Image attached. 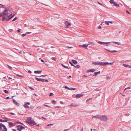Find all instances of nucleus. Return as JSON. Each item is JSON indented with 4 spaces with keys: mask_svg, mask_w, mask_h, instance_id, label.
<instances>
[{
    "mask_svg": "<svg viewBox=\"0 0 131 131\" xmlns=\"http://www.w3.org/2000/svg\"><path fill=\"white\" fill-rule=\"evenodd\" d=\"M29 88L32 90H34V89L31 87H30Z\"/></svg>",
    "mask_w": 131,
    "mask_h": 131,
    "instance_id": "nucleus-54",
    "label": "nucleus"
},
{
    "mask_svg": "<svg viewBox=\"0 0 131 131\" xmlns=\"http://www.w3.org/2000/svg\"><path fill=\"white\" fill-rule=\"evenodd\" d=\"M26 33L25 34H23L22 35V37H24L25 36H26Z\"/></svg>",
    "mask_w": 131,
    "mask_h": 131,
    "instance_id": "nucleus-46",
    "label": "nucleus"
},
{
    "mask_svg": "<svg viewBox=\"0 0 131 131\" xmlns=\"http://www.w3.org/2000/svg\"><path fill=\"white\" fill-rule=\"evenodd\" d=\"M35 78L37 81H41L42 82L45 81V79H42L41 78H39L37 77H35Z\"/></svg>",
    "mask_w": 131,
    "mask_h": 131,
    "instance_id": "nucleus-7",
    "label": "nucleus"
},
{
    "mask_svg": "<svg viewBox=\"0 0 131 131\" xmlns=\"http://www.w3.org/2000/svg\"><path fill=\"white\" fill-rule=\"evenodd\" d=\"M53 94L52 93H50V95H49V96H52L53 95Z\"/></svg>",
    "mask_w": 131,
    "mask_h": 131,
    "instance_id": "nucleus-41",
    "label": "nucleus"
},
{
    "mask_svg": "<svg viewBox=\"0 0 131 131\" xmlns=\"http://www.w3.org/2000/svg\"><path fill=\"white\" fill-rule=\"evenodd\" d=\"M5 99H9V97L8 96L6 97Z\"/></svg>",
    "mask_w": 131,
    "mask_h": 131,
    "instance_id": "nucleus-53",
    "label": "nucleus"
},
{
    "mask_svg": "<svg viewBox=\"0 0 131 131\" xmlns=\"http://www.w3.org/2000/svg\"><path fill=\"white\" fill-rule=\"evenodd\" d=\"M130 87H128L126 89H130Z\"/></svg>",
    "mask_w": 131,
    "mask_h": 131,
    "instance_id": "nucleus-61",
    "label": "nucleus"
},
{
    "mask_svg": "<svg viewBox=\"0 0 131 131\" xmlns=\"http://www.w3.org/2000/svg\"><path fill=\"white\" fill-rule=\"evenodd\" d=\"M8 123L9 124V126L10 127L14 126L15 125V124H14L13 123L11 122H9Z\"/></svg>",
    "mask_w": 131,
    "mask_h": 131,
    "instance_id": "nucleus-11",
    "label": "nucleus"
},
{
    "mask_svg": "<svg viewBox=\"0 0 131 131\" xmlns=\"http://www.w3.org/2000/svg\"><path fill=\"white\" fill-rule=\"evenodd\" d=\"M26 122L29 124L33 126L36 125V123L32 119H31V117H28L27 118Z\"/></svg>",
    "mask_w": 131,
    "mask_h": 131,
    "instance_id": "nucleus-1",
    "label": "nucleus"
},
{
    "mask_svg": "<svg viewBox=\"0 0 131 131\" xmlns=\"http://www.w3.org/2000/svg\"><path fill=\"white\" fill-rule=\"evenodd\" d=\"M41 61L42 62H44V61L42 59Z\"/></svg>",
    "mask_w": 131,
    "mask_h": 131,
    "instance_id": "nucleus-64",
    "label": "nucleus"
},
{
    "mask_svg": "<svg viewBox=\"0 0 131 131\" xmlns=\"http://www.w3.org/2000/svg\"><path fill=\"white\" fill-rule=\"evenodd\" d=\"M69 63L72 66H74V65L73 64V63L71 61H69Z\"/></svg>",
    "mask_w": 131,
    "mask_h": 131,
    "instance_id": "nucleus-34",
    "label": "nucleus"
},
{
    "mask_svg": "<svg viewBox=\"0 0 131 131\" xmlns=\"http://www.w3.org/2000/svg\"><path fill=\"white\" fill-rule=\"evenodd\" d=\"M47 74L46 75H41L40 77H45L47 76Z\"/></svg>",
    "mask_w": 131,
    "mask_h": 131,
    "instance_id": "nucleus-45",
    "label": "nucleus"
},
{
    "mask_svg": "<svg viewBox=\"0 0 131 131\" xmlns=\"http://www.w3.org/2000/svg\"><path fill=\"white\" fill-rule=\"evenodd\" d=\"M97 3L99 4H100V5H101L102 6H103V4H102L101 3H100L99 2H97Z\"/></svg>",
    "mask_w": 131,
    "mask_h": 131,
    "instance_id": "nucleus-44",
    "label": "nucleus"
},
{
    "mask_svg": "<svg viewBox=\"0 0 131 131\" xmlns=\"http://www.w3.org/2000/svg\"><path fill=\"white\" fill-rule=\"evenodd\" d=\"M109 22V23H111V24H112L113 23V22L112 21H108Z\"/></svg>",
    "mask_w": 131,
    "mask_h": 131,
    "instance_id": "nucleus-58",
    "label": "nucleus"
},
{
    "mask_svg": "<svg viewBox=\"0 0 131 131\" xmlns=\"http://www.w3.org/2000/svg\"><path fill=\"white\" fill-rule=\"evenodd\" d=\"M0 121L1 122H7V121L5 120H2L1 119H0Z\"/></svg>",
    "mask_w": 131,
    "mask_h": 131,
    "instance_id": "nucleus-32",
    "label": "nucleus"
},
{
    "mask_svg": "<svg viewBox=\"0 0 131 131\" xmlns=\"http://www.w3.org/2000/svg\"><path fill=\"white\" fill-rule=\"evenodd\" d=\"M89 45V44L87 45L86 44H83V45H80L79 46V47H83L85 49H87V47Z\"/></svg>",
    "mask_w": 131,
    "mask_h": 131,
    "instance_id": "nucleus-10",
    "label": "nucleus"
},
{
    "mask_svg": "<svg viewBox=\"0 0 131 131\" xmlns=\"http://www.w3.org/2000/svg\"><path fill=\"white\" fill-rule=\"evenodd\" d=\"M114 63V62H110L109 63V64L110 65H112Z\"/></svg>",
    "mask_w": 131,
    "mask_h": 131,
    "instance_id": "nucleus-47",
    "label": "nucleus"
},
{
    "mask_svg": "<svg viewBox=\"0 0 131 131\" xmlns=\"http://www.w3.org/2000/svg\"><path fill=\"white\" fill-rule=\"evenodd\" d=\"M42 71H34V72L35 73L39 74L41 73L42 72Z\"/></svg>",
    "mask_w": 131,
    "mask_h": 131,
    "instance_id": "nucleus-16",
    "label": "nucleus"
},
{
    "mask_svg": "<svg viewBox=\"0 0 131 131\" xmlns=\"http://www.w3.org/2000/svg\"><path fill=\"white\" fill-rule=\"evenodd\" d=\"M28 72L29 73H31V72H31V71H30V70H29V71H28Z\"/></svg>",
    "mask_w": 131,
    "mask_h": 131,
    "instance_id": "nucleus-59",
    "label": "nucleus"
},
{
    "mask_svg": "<svg viewBox=\"0 0 131 131\" xmlns=\"http://www.w3.org/2000/svg\"><path fill=\"white\" fill-rule=\"evenodd\" d=\"M94 90L97 91H99V89H95Z\"/></svg>",
    "mask_w": 131,
    "mask_h": 131,
    "instance_id": "nucleus-52",
    "label": "nucleus"
},
{
    "mask_svg": "<svg viewBox=\"0 0 131 131\" xmlns=\"http://www.w3.org/2000/svg\"><path fill=\"white\" fill-rule=\"evenodd\" d=\"M4 16L2 17L3 18L2 19V20L3 21L4 20H5L6 21V17L4 16Z\"/></svg>",
    "mask_w": 131,
    "mask_h": 131,
    "instance_id": "nucleus-24",
    "label": "nucleus"
},
{
    "mask_svg": "<svg viewBox=\"0 0 131 131\" xmlns=\"http://www.w3.org/2000/svg\"><path fill=\"white\" fill-rule=\"evenodd\" d=\"M7 66H8V68H9V69H12V67H10V66H9V65H8Z\"/></svg>",
    "mask_w": 131,
    "mask_h": 131,
    "instance_id": "nucleus-43",
    "label": "nucleus"
},
{
    "mask_svg": "<svg viewBox=\"0 0 131 131\" xmlns=\"http://www.w3.org/2000/svg\"><path fill=\"white\" fill-rule=\"evenodd\" d=\"M98 29H100V28H101V26H99L98 27Z\"/></svg>",
    "mask_w": 131,
    "mask_h": 131,
    "instance_id": "nucleus-56",
    "label": "nucleus"
},
{
    "mask_svg": "<svg viewBox=\"0 0 131 131\" xmlns=\"http://www.w3.org/2000/svg\"><path fill=\"white\" fill-rule=\"evenodd\" d=\"M114 4L116 6L119 7V4L116 3L115 2H114Z\"/></svg>",
    "mask_w": 131,
    "mask_h": 131,
    "instance_id": "nucleus-21",
    "label": "nucleus"
},
{
    "mask_svg": "<svg viewBox=\"0 0 131 131\" xmlns=\"http://www.w3.org/2000/svg\"><path fill=\"white\" fill-rule=\"evenodd\" d=\"M74 66L77 69L79 68L80 67V66L79 65H77L76 66Z\"/></svg>",
    "mask_w": 131,
    "mask_h": 131,
    "instance_id": "nucleus-25",
    "label": "nucleus"
},
{
    "mask_svg": "<svg viewBox=\"0 0 131 131\" xmlns=\"http://www.w3.org/2000/svg\"><path fill=\"white\" fill-rule=\"evenodd\" d=\"M53 124H48L47 125L48 126H53Z\"/></svg>",
    "mask_w": 131,
    "mask_h": 131,
    "instance_id": "nucleus-38",
    "label": "nucleus"
},
{
    "mask_svg": "<svg viewBox=\"0 0 131 131\" xmlns=\"http://www.w3.org/2000/svg\"><path fill=\"white\" fill-rule=\"evenodd\" d=\"M72 61L73 62V63L74 64H77L78 63V62L77 61L74 60H72Z\"/></svg>",
    "mask_w": 131,
    "mask_h": 131,
    "instance_id": "nucleus-19",
    "label": "nucleus"
},
{
    "mask_svg": "<svg viewBox=\"0 0 131 131\" xmlns=\"http://www.w3.org/2000/svg\"><path fill=\"white\" fill-rule=\"evenodd\" d=\"M126 12L128 14H130V13L128 12L127 10H126Z\"/></svg>",
    "mask_w": 131,
    "mask_h": 131,
    "instance_id": "nucleus-39",
    "label": "nucleus"
},
{
    "mask_svg": "<svg viewBox=\"0 0 131 131\" xmlns=\"http://www.w3.org/2000/svg\"><path fill=\"white\" fill-rule=\"evenodd\" d=\"M4 92L6 93H8V91L7 90H4Z\"/></svg>",
    "mask_w": 131,
    "mask_h": 131,
    "instance_id": "nucleus-36",
    "label": "nucleus"
},
{
    "mask_svg": "<svg viewBox=\"0 0 131 131\" xmlns=\"http://www.w3.org/2000/svg\"><path fill=\"white\" fill-rule=\"evenodd\" d=\"M109 63L108 62H103V66H106V65H108Z\"/></svg>",
    "mask_w": 131,
    "mask_h": 131,
    "instance_id": "nucleus-20",
    "label": "nucleus"
},
{
    "mask_svg": "<svg viewBox=\"0 0 131 131\" xmlns=\"http://www.w3.org/2000/svg\"><path fill=\"white\" fill-rule=\"evenodd\" d=\"M10 114H12V115H14L15 114L14 113H12V112L10 113Z\"/></svg>",
    "mask_w": 131,
    "mask_h": 131,
    "instance_id": "nucleus-62",
    "label": "nucleus"
},
{
    "mask_svg": "<svg viewBox=\"0 0 131 131\" xmlns=\"http://www.w3.org/2000/svg\"><path fill=\"white\" fill-rule=\"evenodd\" d=\"M105 49L108 52H117V51H116V50H113V51L110 50H109L107 49H105Z\"/></svg>",
    "mask_w": 131,
    "mask_h": 131,
    "instance_id": "nucleus-14",
    "label": "nucleus"
},
{
    "mask_svg": "<svg viewBox=\"0 0 131 131\" xmlns=\"http://www.w3.org/2000/svg\"><path fill=\"white\" fill-rule=\"evenodd\" d=\"M83 94H79L76 95L75 97L77 98H79L82 97Z\"/></svg>",
    "mask_w": 131,
    "mask_h": 131,
    "instance_id": "nucleus-9",
    "label": "nucleus"
},
{
    "mask_svg": "<svg viewBox=\"0 0 131 131\" xmlns=\"http://www.w3.org/2000/svg\"><path fill=\"white\" fill-rule=\"evenodd\" d=\"M100 73V71H99L98 72H96L94 73V74H95V75H96L98 74H99Z\"/></svg>",
    "mask_w": 131,
    "mask_h": 131,
    "instance_id": "nucleus-22",
    "label": "nucleus"
},
{
    "mask_svg": "<svg viewBox=\"0 0 131 131\" xmlns=\"http://www.w3.org/2000/svg\"><path fill=\"white\" fill-rule=\"evenodd\" d=\"M70 89H71V90H76V88H70Z\"/></svg>",
    "mask_w": 131,
    "mask_h": 131,
    "instance_id": "nucleus-40",
    "label": "nucleus"
},
{
    "mask_svg": "<svg viewBox=\"0 0 131 131\" xmlns=\"http://www.w3.org/2000/svg\"><path fill=\"white\" fill-rule=\"evenodd\" d=\"M17 75L18 76H19V77H22V78H23V76H22V75H19V74H17Z\"/></svg>",
    "mask_w": 131,
    "mask_h": 131,
    "instance_id": "nucleus-42",
    "label": "nucleus"
},
{
    "mask_svg": "<svg viewBox=\"0 0 131 131\" xmlns=\"http://www.w3.org/2000/svg\"><path fill=\"white\" fill-rule=\"evenodd\" d=\"M51 59L53 60L54 61H56V59H57V58L55 57H53L52 58H51Z\"/></svg>",
    "mask_w": 131,
    "mask_h": 131,
    "instance_id": "nucleus-28",
    "label": "nucleus"
},
{
    "mask_svg": "<svg viewBox=\"0 0 131 131\" xmlns=\"http://www.w3.org/2000/svg\"><path fill=\"white\" fill-rule=\"evenodd\" d=\"M17 19V17H15L14 18V19L12 20V21H15V20H16Z\"/></svg>",
    "mask_w": 131,
    "mask_h": 131,
    "instance_id": "nucleus-37",
    "label": "nucleus"
},
{
    "mask_svg": "<svg viewBox=\"0 0 131 131\" xmlns=\"http://www.w3.org/2000/svg\"><path fill=\"white\" fill-rule=\"evenodd\" d=\"M92 99V98H89L86 101V102H88V101H89V100H91Z\"/></svg>",
    "mask_w": 131,
    "mask_h": 131,
    "instance_id": "nucleus-50",
    "label": "nucleus"
},
{
    "mask_svg": "<svg viewBox=\"0 0 131 131\" xmlns=\"http://www.w3.org/2000/svg\"><path fill=\"white\" fill-rule=\"evenodd\" d=\"M101 115L94 116H92V118H96V119L99 118L100 119Z\"/></svg>",
    "mask_w": 131,
    "mask_h": 131,
    "instance_id": "nucleus-12",
    "label": "nucleus"
},
{
    "mask_svg": "<svg viewBox=\"0 0 131 131\" xmlns=\"http://www.w3.org/2000/svg\"><path fill=\"white\" fill-rule=\"evenodd\" d=\"M69 129H65L63 131H67L69 130Z\"/></svg>",
    "mask_w": 131,
    "mask_h": 131,
    "instance_id": "nucleus-51",
    "label": "nucleus"
},
{
    "mask_svg": "<svg viewBox=\"0 0 131 131\" xmlns=\"http://www.w3.org/2000/svg\"><path fill=\"white\" fill-rule=\"evenodd\" d=\"M113 42L114 43L118 45H121V43L118 42Z\"/></svg>",
    "mask_w": 131,
    "mask_h": 131,
    "instance_id": "nucleus-27",
    "label": "nucleus"
},
{
    "mask_svg": "<svg viewBox=\"0 0 131 131\" xmlns=\"http://www.w3.org/2000/svg\"><path fill=\"white\" fill-rule=\"evenodd\" d=\"M42 117L44 119H46V118H45L44 117H43V116H42Z\"/></svg>",
    "mask_w": 131,
    "mask_h": 131,
    "instance_id": "nucleus-57",
    "label": "nucleus"
},
{
    "mask_svg": "<svg viewBox=\"0 0 131 131\" xmlns=\"http://www.w3.org/2000/svg\"><path fill=\"white\" fill-rule=\"evenodd\" d=\"M23 106H29L27 105L25 103L24 105Z\"/></svg>",
    "mask_w": 131,
    "mask_h": 131,
    "instance_id": "nucleus-49",
    "label": "nucleus"
},
{
    "mask_svg": "<svg viewBox=\"0 0 131 131\" xmlns=\"http://www.w3.org/2000/svg\"><path fill=\"white\" fill-rule=\"evenodd\" d=\"M52 103H54V104H56V102L54 100H53L52 101Z\"/></svg>",
    "mask_w": 131,
    "mask_h": 131,
    "instance_id": "nucleus-35",
    "label": "nucleus"
},
{
    "mask_svg": "<svg viewBox=\"0 0 131 131\" xmlns=\"http://www.w3.org/2000/svg\"><path fill=\"white\" fill-rule=\"evenodd\" d=\"M65 88H66V89H68V90H71L70 89V88H68V87L67 86H65Z\"/></svg>",
    "mask_w": 131,
    "mask_h": 131,
    "instance_id": "nucleus-33",
    "label": "nucleus"
},
{
    "mask_svg": "<svg viewBox=\"0 0 131 131\" xmlns=\"http://www.w3.org/2000/svg\"><path fill=\"white\" fill-rule=\"evenodd\" d=\"M123 66L126 67L131 68V66L128 65L126 64H123Z\"/></svg>",
    "mask_w": 131,
    "mask_h": 131,
    "instance_id": "nucleus-18",
    "label": "nucleus"
},
{
    "mask_svg": "<svg viewBox=\"0 0 131 131\" xmlns=\"http://www.w3.org/2000/svg\"><path fill=\"white\" fill-rule=\"evenodd\" d=\"M65 24L67 26H69L71 25V24L70 23H68V21H66Z\"/></svg>",
    "mask_w": 131,
    "mask_h": 131,
    "instance_id": "nucleus-17",
    "label": "nucleus"
},
{
    "mask_svg": "<svg viewBox=\"0 0 131 131\" xmlns=\"http://www.w3.org/2000/svg\"><path fill=\"white\" fill-rule=\"evenodd\" d=\"M3 8L1 7H0V17H1L2 16H4L5 15H7V12L9 10L8 8H6L4 10L3 12H2Z\"/></svg>",
    "mask_w": 131,
    "mask_h": 131,
    "instance_id": "nucleus-2",
    "label": "nucleus"
},
{
    "mask_svg": "<svg viewBox=\"0 0 131 131\" xmlns=\"http://www.w3.org/2000/svg\"><path fill=\"white\" fill-rule=\"evenodd\" d=\"M98 43L102 44H105V42H102L99 41L98 42Z\"/></svg>",
    "mask_w": 131,
    "mask_h": 131,
    "instance_id": "nucleus-31",
    "label": "nucleus"
},
{
    "mask_svg": "<svg viewBox=\"0 0 131 131\" xmlns=\"http://www.w3.org/2000/svg\"><path fill=\"white\" fill-rule=\"evenodd\" d=\"M110 42H105V44L106 46H108V45L109 44Z\"/></svg>",
    "mask_w": 131,
    "mask_h": 131,
    "instance_id": "nucleus-30",
    "label": "nucleus"
},
{
    "mask_svg": "<svg viewBox=\"0 0 131 131\" xmlns=\"http://www.w3.org/2000/svg\"><path fill=\"white\" fill-rule=\"evenodd\" d=\"M5 15V16H7L6 17V19H7L6 21H7V20H9L12 18V17H11V16L12 15V14H11L10 16V15L8 16V14H7V15L6 14V15Z\"/></svg>",
    "mask_w": 131,
    "mask_h": 131,
    "instance_id": "nucleus-8",
    "label": "nucleus"
},
{
    "mask_svg": "<svg viewBox=\"0 0 131 131\" xmlns=\"http://www.w3.org/2000/svg\"><path fill=\"white\" fill-rule=\"evenodd\" d=\"M95 71V69H90L89 70H88L87 71V72H94Z\"/></svg>",
    "mask_w": 131,
    "mask_h": 131,
    "instance_id": "nucleus-15",
    "label": "nucleus"
},
{
    "mask_svg": "<svg viewBox=\"0 0 131 131\" xmlns=\"http://www.w3.org/2000/svg\"><path fill=\"white\" fill-rule=\"evenodd\" d=\"M107 25H109V22L106 21H105L104 22Z\"/></svg>",
    "mask_w": 131,
    "mask_h": 131,
    "instance_id": "nucleus-29",
    "label": "nucleus"
},
{
    "mask_svg": "<svg viewBox=\"0 0 131 131\" xmlns=\"http://www.w3.org/2000/svg\"><path fill=\"white\" fill-rule=\"evenodd\" d=\"M61 65L62 66H63V67H64V68H66L67 69H69V68L68 67H67V66H64V65L63 64L61 63Z\"/></svg>",
    "mask_w": 131,
    "mask_h": 131,
    "instance_id": "nucleus-23",
    "label": "nucleus"
},
{
    "mask_svg": "<svg viewBox=\"0 0 131 131\" xmlns=\"http://www.w3.org/2000/svg\"><path fill=\"white\" fill-rule=\"evenodd\" d=\"M110 2L111 3L114 4V2H115L113 0H110Z\"/></svg>",
    "mask_w": 131,
    "mask_h": 131,
    "instance_id": "nucleus-26",
    "label": "nucleus"
},
{
    "mask_svg": "<svg viewBox=\"0 0 131 131\" xmlns=\"http://www.w3.org/2000/svg\"><path fill=\"white\" fill-rule=\"evenodd\" d=\"M21 29H19L18 30H17V31L18 32H20V30H21Z\"/></svg>",
    "mask_w": 131,
    "mask_h": 131,
    "instance_id": "nucleus-48",
    "label": "nucleus"
},
{
    "mask_svg": "<svg viewBox=\"0 0 131 131\" xmlns=\"http://www.w3.org/2000/svg\"><path fill=\"white\" fill-rule=\"evenodd\" d=\"M45 81L46 82H48V80H47V79H46V80L45 79Z\"/></svg>",
    "mask_w": 131,
    "mask_h": 131,
    "instance_id": "nucleus-60",
    "label": "nucleus"
},
{
    "mask_svg": "<svg viewBox=\"0 0 131 131\" xmlns=\"http://www.w3.org/2000/svg\"><path fill=\"white\" fill-rule=\"evenodd\" d=\"M67 47L68 48H72V47L67 46Z\"/></svg>",
    "mask_w": 131,
    "mask_h": 131,
    "instance_id": "nucleus-63",
    "label": "nucleus"
},
{
    "mask_svg": "<svg viewBox=\"0 0 131 131\" xmlns=\"http://www.w3.org/2000/svg\"><path fill=\"white\" fill-rule=\"evenodd\" d=\"M92 64L96 65H99L100 66H103V62H93L92 63Z\"/></svg>",
    "mask_w": 131,
    "mask_h": 131,
    "instance_id": "nucleus-5",
    "label": "nucleus"
},
{
    "mask_svg": "<svg viewBox=\"0 0 131 131\" xmlns=\"http://www.w3.org/2000/svg\"><path fill=\"white\" fill-rule=\"evenodd\" d=\"M108 118L105 115H101L100 120L105 122L107 121Z\"/></svg>",
    "mask_w": 131,
    "mask_h": 131,
    "instance_id": "nucleus-4",
    "label": "nucleus"
},
{
    "mask_svg": "<svg viewBox=\"0 0 131 131\" xmlns=\"http://www.w3.org/2000/svg\"><path fill=\"white\" fill-rule=\"evenodd\" d=\"M13 102L16 105L18 106H19V103L16 102V101L14 99H13Z\"/></svg>",
    "mask_w": 131,
    "mask_h": 131,
    "instance_id": "nucleus-13",
    "label": "nucleus"
},
{
    "mask_svg": "<svg viewBox=\"0 0 131 131\" xmlns=\"http://www.w3.org/2000/svg\"><path fill=\"white\" fill-rule=\"evenodd\" d=\"M7 128L2 124L0 123V131H7Z\"/></svg>",
    "mask_w": 131,
    "mask_h": 131,
    "instance_id": "nucleus-3",
    "label": "nucleus"
},
{
    "mask_svg": "<svg viewBox=\"0 0 131 131\" xmlns=\"http://www.w3.org/2000/svg\"><path fill=\"white\" fill-rule=\"evenodd\" d=\"M17 129L19 130H21L22 129L25 128V127L21 125H18L17 126Z\"/></svg>",
    "mask_w": 131,
    "mask_h": 131,
    "instance_id": "nucleus-6",
    "label": "nucleus"
},
{
    "mask_svg": "<svg viewBox=\"0 0 131 131\" xmlns=\"http://www.w3.org/2000/svg\"><path fill=\"white\" fill-rule=\"evenodd\" d=\"M26 104L27 105V104L30 105V103L29 102H28L26 103Z\"/></svg>",
    "mask_w": 131,
    "mask_h": 131,
    "instance_id": "nucleus-55",
    "label": "nucleus"
}]
</instances>
